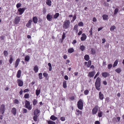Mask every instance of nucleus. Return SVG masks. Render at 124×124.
Segmentation results:
<instances>
[{
	"label": "nucleus",
	"mask_w": 124,
	"mask_h": 124,
	"mask_svg": "<svg viewBox=\"0 0 124 124\" xmlns=\"http://www.w3.org/2000/svg\"><path fill=\"white\" fill-rule=\"evenodd\" d=\"M13 102L18 104L19 103V101L16 99H15L13 101Z\"/></svg>",
	"instance_id": "e433bc0d"
},
{
	"label": "nucleus",
	"mask_w": 124,
	"mask_h": 124,
	"mask_svg": "<svg viewBox=\"0 0 124 124\" xmlns=\"http://www.w3.org/2000/svg\"><path fill=\"white\" fill-rule=\"evenodd\" d=\"M25 107L29 110H30L31 109L32 106L30 105V103L29 101L26 100L25 102Z\"/></svg>",
	"instance_id": "20e7f679"
},
{
	"label": "nucleus",
	"mask_w": 124,
	"mask_h": 124,
	"mask_svg": "<svg viewBox=\"0 0 124 124\" xmlns=\"http://www.w3.org/2000/svg\"><path fill=\"white\" fill-rule=\"evenodd\" d=\"M89 32L90 34V35H92L93 34V32H92V28H91V29L90 30Z\"/></svg>",
	"instance_id": "6e6d98bb"
},
{
	"label": "nucleus",
	"mask_w": 124,
	"mask_h": 124,
	"mask_svg": "<svg viewBox=\"0 0 124 124\" xmlns=\"http://www.w3.org/2000/svg\"><path fill=\"white\" fill-rule=\"evenodd\" d=\"M103 4L104 6H108L109 5V4L106 2H104Z\"/></svg>",
	"instance_id": "4d7b16f0"
},
{
	"label": "nucleus",
	"mask_w": 124,
	"mask_h": 124,
	"mask_svg": "<svg viewBox=\"0 0 124 124\" xmlns=\"http://www.w3.org/2000/svg\"><path fill=\"white\" fill-rule=\"evenodd\" d=\"M17 81L19 86H22L23 85V82L21 79H18L17 80Z\"/></svg>",
	"instance_id": "1a4fd4ad"
},
{
	"label": "nucleus",
	"mask_w": 124,
	"mask_h": 124,
	"mask_svg": "<svg viewBox=\"0 0 124 124\" xmlns=\"http://www.w3.org/2000/svg\"><path fill=\"white\" fill-rule=\"evenodd\" d=\"M29 90L28 89H26L24 90L23 91V92L24 93H26L27 92L29 91Z\"/></svg>",
	"instance_id": "69168bd1"
},
{
	"label": "nucleus",
	"mask_w": 124,
	"mask_h": 124,
	"mask_svg": "<svg viewBox=\"0 0 124 124\" xmlns=\"http://www.w3.org/2000/svg\"><path fill=\"white\" fill-rule=\"evenodd\" d=\"M70 24V21L69 20H66L64 22L63 24V27L66 29L69 27Z\"/></svg>",
	"instance_id": "f03ea898"
},
{
	"label": "nucleus",
	"mask_w": 124,
	"mask_h": 124,
	"mask_svg": "<svg viewBox=\"0 0 124 124\" xmlns=\"http://www.w3.org/2000/svg\"><path fill=\"white\" fill-rule=\"evenodd\" d=\"M82 35V36L81 37V40L82 41H83L86 39V36L85 33H83Z\"/></svg>",
	"instance_id": "f8f14e48"
},
{
	"label": "nucleus",
	"mask_w": 124,
	"mask_h": 124,
	"mask_svg": "<svg viewBox=\"0 0 124 124\" xmlns=\"http://www.w3.org/2000/svg\"><path fill=\"white\" fill-rule=\"evenodd\" d=\"M37 102V101L36 99H34L33 101V104L34 105H35Z\"/></svg>",
	"instance_id": "de8ad7c7"
},
{
	"label": "nucleus",
	"mask_w": 124,
	"mask_h": 124,
	"mask_svg": "<svg viewBox=\"0 0 124 124\" xmlns=\"http://www.w3.org/2000/svg\"><path fill=\"white\" fill-rule=\"evenodd\" d=\"M89 92V91L88 90H86L84 91V94L85 95H87L88 94Z\"/></svg>",
	"instance_id": "8fccbe9b"
},
{
	"label": "nucleus",
	"mask_w": 124,
	"mask_h": 124,
	"mask_svg": "<svg viewBox=\"0 0 124 124\" xmlns=\"http://www.w3.org/2000/svg\"><path fill=\"white\" fill-rule=\"evenodd\" d=\"M82 33V30L80 31L78 34V35H80Z\"/></svg>",
	"instance_id": "0e129e2a"
},
{
	"label": "nucleus",
	"mask_w": 124,
	"mask_h": 124,
	"mask_svg": "<svg viewBox=\"0 0 124 124\" xmlns=\"http://www.w3.org/2000/svg\"><path fill=\"white\" fill-rule=\"evenodd\" d=\"M103 114V113L102 112H99L98 113V116L100 117H102V114Z\"/></svg>",
	"instance_id": "a18cd8bd"
},
{
	"label": "nucleus",
	"mask_w": 124,
	"mask_h": 124,
	"mask_svg": "<svg viewBox=\"0 0 124 124\" xmlns=\"http://www.w3.org/2000/svg\"><path fill=\"white\" fill-rule=\"evenodd\" d=\"M40 111L38 109H37L35 110L34 112V114H35L38 115V114L39 113Z\"/></svg>",
	"instance_id": "b1692460"
},
{
	"label": "nucleus",
	"mask_w": 124,
	"mask_h": 124,
	"mask_svg": "<svg viewBox=\"0 0 124 124\" xmlns=\"http://www.w3.org/2000/svg\"><path fill=\"white\" fill-rule=\"evenodd\" d=\"M84 59L86 61H88L89 59V56L87 54H86L84 56Z\"/></svg>",
	"instance_id": "cd10ccee"
},
{
	"label": "nucleus",
	"mask_w": 124,
	"mask_h": 124,
	"mask_svg": "<svg viewBox=\"0 0 124 124\" xmlns=\"http://www.w3.org/2000/svg\"><path fill=\"white\" fill-rule=\"evenodd\" d=\"M30 59V57L29 55H27L25 57V61H28Z\"/></svg>",
	"instance_id": "473e14b6"
},
{
	"label": "nucleus",
	"mask_w": 124,
	"mask_h": 124,
	"mask_svg": "<svg viewBox=\"0 0 124 124\" xmlns=\"http://www.w3.org/2000/svg\"><path fill=\"white\" fill-rule=\"evenodd\" d=\"M78 25H76L74 26V30H76L77 31V32L78 31Z\"/></svg>",
	"instance_id": "79ce46f5"
},
{
	"label": "nucleus",
	"mask_w": 124,
	"mask_h": 124,
	"mask_svg": "<svg viewBox=\"0 0 124 124\" xmlns=\"http://www.w3.org/2000/svg\"><path fill=\"white\" fill-rule=\"evenodd\" d=\"M10 59L9 60V61L10 63L11 64L12 63L14 59L12 56L11 55H10Z\"/></svg>",
	"instance_id": "c756f323"
},
{
	"label": "nucleus",
	"mask_w": 124,
	"mask_h": 124,
	"mask_svg": "<svg viewBox=\"0 0 124 124\" xmlns=\"http://www.w3.org/2000/svg\"><path fill=\"white\" fill-rule=\"evenodd\" d=\"M91 64V62L90 60L88 62V64L87 65L88 67H89Z\"/></svg>",
	"instance_id": "ea45409f"
},
{
	"label": "nucleus",
	"mask_w": 124,
	"mask_h": 124,
	"mask_svg": "<svg viewBox=\"0 0 124 124\" xmlns=\"http://www.w3.org/2000/svg\"><path fill=\"white\" fill-rule=\"evenodd\" d=\"M91 51L92 54H94L95 53V51L94 49H92L91 50Z\"/></svg>",
	"instance_id": "09e8293b"
},
{
	"label": "nucleus",
	"mask_w": 124,
	"mask_h": 124,
	"mask_svg": "<svg viewBox=\"0 0 124 124\" xmlns=\"http://www.w3.org/2000/svg\"><path fill=\"white\" fill-rule=\"evenodd\" d=\"M46 4L49 6H51V1L50 0H46Z\"/></svg>",
	"instance_id": "aec40b11"
},
{
	"label": "nucleus",
	"mask_w": 124,
	"mask_h": 124,
	"mask_svg": "<svg viewBox=\"0 0 124 124\" xmlns=\"http://www.w3.org/2000/svg\"><path fill=\"white\" fill-rule=\"evenodd\" d=\"M21 70H19L17 72V77L18 78H20L21 77Z\"/></svg>",
	"instance_id": "412c9836"
},
{
	"label": "nucleus",
	"mask_w": 124,
	"mask_h": 124,
	"mask_svg": "<svg viewBox=\"0 0 124 124\" xmlns=\"http://www.w3.org/2000/svg\"><path fill=\"white\" fill-rule=\"evenodd\" d=\"M118 61L117 60H116L114 62V64L113 65V67H115L116 66H117V65L118 63Z\"/></svg>",
	"instance_id": "c85d7f7f"
},
{
	"label": "nucleus",
	"mask_w": 124,
	"mask_h": 124,
	"mask_svg": "<svg viewBox=\"0 0 124 124\" xmlns=\"http://www.w3.org/2000/svg\"><path fill=\"white\" fill-rule=\"evenodd\" d=\"M47 19L49 21H51L52 20L53 16L49 14L47 15L46 17Z\"/></svg>",
	"instance_id": "9d476101"
},
{
	"label": "nucleus",
	"mask_w": 124,
	"mask_h": 124,
	"mask_svg": "<svg viewBox=\"0 0 124 124\" xmlns=\"http://www.w3.org/2000/svg\"><path fill=\"white\" fill-rule=\"evenodd\" d=\"M38 68L37 65L35 66L34 68V70L35 72H37L38 70Z\"/></svg>",
	"instance_id": "bb28decb"
},
{
	"label": "nucleus",
	"mask_w": 124,
	"mask_h": 124,
	"mask_svg": "<svg viewBox=\"0 0 124 124\" xmlns=\"http://www.w3.org/2000/svg\"><path fill=\"white\" fill-rule=\"evenodd\" d=\"M74 51V49L73 48H70L68 49V52L69 53H73Z\"/></svg>",
	"instance_id": "393cba45"
},
{
	"label": "nucleus",
	"mask_w": 124,
	"mask_h": 124,
	"mask_svg": "<svg viewBox=\"0 0 124 124\" xmlns=\"http://www.w3.org/2000/svg\"><path fill=\"white\" fill-rule=\"evenodd\" d=\"M99 98L101 100H102L104 98V95L101 92H99Z\"/></svg>",
	"instance_id": "2eb2a0df"
},
{
	"label": "nucleus",
	"mask_w": 124,
	"mask_h": 124,
	"mask_svg": "<svg viewBox=\"0 0 124 124\" xmlns=\"http://www.w3.org/2000/svg\"><path fill=\"white\" fill-rule=\"evenodd\" d=\"M32 22V20L31 19L29 20L28 21V23L26 24V26L28 28H30L31 23Z\"/></svg>",
	"instance_id": "ddd939ff"
},
{
	"label": "nucleus",
	"mask_w": 124,
	"mask_h": 124,
	"mask_svg": "<svg viewBox=\"0 0 124 124\" xmlns=\"http://www.w3.org/2000/svg\"><path fill=\"white\" fill-rule=\"evenodd\" d=\"M39 78L40 79H41L42 78V74L41 73H40L39 74Z\"/></svg>",
	"instance_id": "3c124183"
},
{
	"label": "nucleus",
	"mask_w": 124,
	"mask_h": 124,
	"mask_svg": "<svg viewBox=\"0 0 124 124\" xmlns=\"http://www.w3.org/2000/svg\"><path fill=\"white\" fill-rule=\"evenodd\" d=\"M43 75L45 77H47V74L46 73H43Z\"/></svg>",
	"instance_id": "e2e57ef3"
},
{
	"label": "nucleus",
	"mask_w": 124,
	"mask_h": 124,
	"mask_svg": "<svg viewBox=\"0 0 124 124\" xmlns=\"http://www.w3.org/2000/svg\"><path fill=\"white\" fill-rule=\"evenodd\" d=\"M65 34L64 33H63L62 37V39H64L65 37Z\"/></svg>",
	"instance_id": "680f3d73"
},
{
	"label": "nucleus",
	"mask_w": 124,
	"mask_h": 124,
	"mask_svg": "<svg viewBox=\"0 0 124 124\" xmlns=\"http://www.w3.org/2000/svg\"><path fill=\"white\" fill-rule=\"evenodd\" d=\"M77 112L76 113V114L78 115V116L79 114L80 115H82V112L81 111H80L79 109H77L76 110Z\"/></svg>",
	"instance_id": "dca6fc26"
},
{
	"label": "nucleus",
	"mask_w": 124,
	"mask_h": 124,
	"mask_svg": "<svg viewBox=\"0 0 124 124\" xmlns=\"http://www.w3.org/2000/svg\"><path fill=\"white\" fill-rule=\"evenodd\" d=\"M77 106L78 108L80 110H82L83 109V101L81 99H79L78 102Z\"/></svg>",
	"instance_id": "7ed1b4c3"
},
{
	"label": "nucleus",
	"mask_w": 124,
	"mask_h": 124,
	"mask_svg": "<svg viewBox=\"0 0 124 124\" xmlns=\"http://www.w3.org/2000/svg\"><path fill=\"white\" fill-rule=\"evenodd\" d=\"M78 25L80 26H83L84 25V24L82 22H80L78 23Z\"/></svg>",
	"instance_id": "37998d69"
},
{
	"label": "nucleus",
	"mask_w": 124,
	"mask_h": 124,
	"mask_svg": "<svg viewBox=\"0 0 124 124\" xmlns=\"http://www.w3.org/2000/svg\"><path fill=\"white\" fill-rule=\"evenodd\" d=\"M101 80L100 78L98 77L95 84L96 89L98 91H100V89Z\"/></svg>",
	"instance_id": "f257e3e1"
},
{
	"label": "nucleus",
	"mask_w": 124,
	"mask_h": 124,
	"mask_svg": "<svg viewBox=\"0 0 124 124\" xmlns=\"http://www.w3.org/2000/svg\"><path fill=\"white\" fill-rule=\"evenodd\" d=\"M20 17L17 16L15 18L14 23L15 24H18L20 22Z\"/></svg>",
	"instance_id": "423d86ee"
},
{
	"label": "nucleus",
	"mask_w": 124,
	"mask_h": 124,
	"mask_svg": "<svg viewBox=\"0 0 124 124\" xmlns=\"http://www.w3.org/2000/svg\"><path fill=\"white\" fill-rule=\"evenodd\" d=\"M48 124H56L54 122L51 120H49L47 121Z\"/></svg>",
	"instance_id": "f704fd0d"
},
{
	"label": "nucleus",
	"mask_w": 124,
	"mask_h": 124,
	"mask_svg": "<svg viewBox=\"0 0 124 124\" xmlns=\"http://www.w3.org/2000/svg\"><path fill=\"white\" fill-rule=\"evenodd\" d=\"M23 113H26L27 112V110L24 108L23 109Z\"/></svg>",
	"instance_id": "5fc2aeb1"
},
{
	"label": "nucleus",
	"mask_w": 124,
	"mask_h": 124,
	"mask_svg": "<svg viewBox=\"0 0 124 124\" xmlns=\"http://www.w3.org/2000/svg\"><path fill=\"white\" fill-rule=\"evenodd\" d=\"M29 97V94H25L24 95V97L25 98H28Z\"/></svg>",
	"instance_id": "603ef678"
},
{
	"label": "nucleus",
	"mask_w": 124,
	"mask_h": 124,
	"mask_svg": "<svg viewBox=\"0 0 124 124\" xmlns=\"http://www.w3.org/2000/svg\"><path fill=\"white\" fill-rule=\"evenodd\" d=\"M95 72L94 71H93L89 72L88 76L89 77H93L95 74Z\"/></svg>",
	"instance_id": "9b49d317"
},
{
	"label": "nucleus",
	"mask_w": 124,
	"mask_h": 124,
	"mask_svg": "<svg viewBox=\"0 0 124 124\" xmlns=\"http://www.w3.org/2000/svg\"><path fill=\"white\" fill-rule=\"evenodd\" d=\"M64 79L66 80H68V78L67 76L66 75L64 77Z\"/></svg>",
	"instance_id": "774afa93"
},
{
	"label": "nucleus",
	"mask_w": 124,
	"mask_h": 124,
	"mask_svg": "<svg viewBox=\"0 0 124 124\" xmlns=\"http://www.w3.org/2000/svg\"><path fill=\"white\" fill-rule=\"evenodd\" d=\"M76 18V15L75 14L73 17V19L72 21H71V22H73L75 20Z\"/></svg>",
	"instance_id": "c03bdc74"
},
{
	"label": "nucleus",
	"mask_w": 124,
	"mask_h": 124,
	"mask_svg": "<svg viewBox=\"0 0 124 124\" xmlns=\"http://www.w3.org/2000/svg\"><path fill=\"white\" fill-rule=\"evenodd\" d=\"M20 61V60L19 58H18L16 60V61L15 63V67L16 68H17L19 64V63Z\"/></svg>",
	"instance_id": "4468645a"
},
{
	"label": "nucleus",
	"mask_w": 124,
	"mask_h": 124,
	"mask_svg": "<svg viewBox=\"0 0 124 124\" xmlns=\"http://www.w3.org/2000/svg\"><path fill=\"white\" fill-rule=\"evenodd\" d=\"M26 9V8H19L18 10V11L19 12V14L20 15H22V13L24 12V11Z\"/></svg>",
	"instance_id": "6e6552de"
},
{
	"label": "nucleus",
	"mask_w": 124,
	"mask_h": 124,
	"mask_svg": "<svg viewBox=\"0 0 124 124\" xmlns=\"http://www.w3.org/2000/svg\"><path fill=\"white\" fill-rule=\"evenodd\" d=\"M34 116L33 117V119L35 121H37V118L38 116V115H37L35 114H34Z\"/></svg>",
	"instance_id": "4be33fe9"
},
{
	"label": "nucleus",
	"mask_w": 124,
	"mask_h": 124,
	"mask_svg": "<svg viewBox=\"0 0 124 124\" xmlns=\"http://www.w3.org/2000/svg\"><path fill=\"white\" fill-rule=\"evenodd\" d=\"M99 74L100 73L99 72H98L97 73V74H96V75L94 76V79H95L97 77V76L99 75Z\"/></svg>",
	"instance_id": "052dcab7"
},
{
	"label": "nucleus",
	"mask_w": 124,
	"mask_h": 124,
	"mask_svg": "<svg viewBox=\"0 0 124 124\" xmlns=\"http://www.w3.org/2000/svg\"><path fill=\"white\" fill-rule=\"evenodd\" d=\"M32 20L33 22L34 23H37L38 19L37 18V17L35 16L33 17V18Z\"/></svg>",
	"instance_id": "6ab92c4d"
},
{
	"label": "nucleus",
	"mask_w": 124,
	"mask_h": 124,
	"mask_svg": "<svg viewBox=\"0 0 124 124\" xmlns=\"http://www.w3.org/2000/svg\"><path fill=\"white\" fill-rule=\"evenodd\" d=\"M102 75L103 77L106 78L109 75V74L107 72H104L102 73Z\"/></svg>",
	"instance_id": "a211bd4d"
},
{
	"label": "nucleus",
	"mask_w": 124,
	"mask_h": 124,
	"mask_svg": "<svg viewBox=\"0 0 124 124\" xmlns=\"http://www.w3.org/2000/svg\"><path fill=\"white\" fill-rule=\"evenodd\" d=\"M98 109V106H96L92 110V113L93 114H96L97 113Z\"/></svg>",
	"instance_id": "0eeeda50"
},
{
	"label": "nucleus",
	"mask_w": 124,
	"mask_h": 124,
	"mask_svg": "<svg viewBox=\"0 0 124 124\" xmlns=\"http://www.w3.org/2000/svg\"><path fill=\"white\" fill-rule=\"evenodd\" d=\"M16 109L15 108H12L11 112L12 113L15 115L16 113Z\"/></svg>",
	"instance_id": "f3484780"
},
{
	"label": "nucleus",
	"mask_w": 124,
	"mask_h": 124,
	"mask_svg": "<svg viewBox=\"0 0 124 124\" xmlns=\"http://www.w3.org/2000/svg\"><path fill=\"white\" fill-rule=\"evenodd\" d=\"M21 4L20 3H18L16 5V7L18 8H19L21 6Z\"/></svg>",
	"instance_id": "864d4df0"
},
{
	"label": "nucleus",
	"mask_w": 124,
	"mask_h": 124,
	"mask_svg": "<svg viewBox=\"0 0 124 124\" xmlns=\"http://www.w3.org/2000/svg\"><path fill=\"white\" fill-rule=\"evenodd\" d=\"M115 71L118 73H120L121 71V70L120 68H118L115 70Z\"/></svg>",
	"instance_id": "2f4dec72"
},
{
	"label": "nucleus",
	"mask_w": 124,
	"mask_h": 124,
	"mask_svg": "<svg viewBox=\"0 0 124 124\" xmlns=\"http://www.w3.org/2000/svg\"><path fill=\"white\" fill-rule=\"evenodd\" d=\"M5 105L2 104L0 106V112L2 114H3L5 111Z\"/></svg>",
	"instance_id": "39448f33"
},
{
	"label": "nucleus",
	"mask_w": 124,
	"mask_h": 124,
	"mask_svg": "<svg viewBox=\"0 0 124 124\" xmlns=\"http://www.w3.org/2000/svg\"><path fill=\"white\" fill-rule=\"evenodd\" d=\"M85 47L84 46L82 45L80 46V49L82 51H84L85 49Z\"/></svg>",
	"instance_id": "7c9ffc66"
},
{
	"label": "nucleus",
	"mask_w": 124,
	"mask_h": 124,
	"mask_svg": "<svg viewBox=\"0 0 124 124\" xmlns=\"http://www.w3.org/2000/svg\"><path fill=\"white\" fill-rule=\"evenodd\" d=\"M104 20H106L108 19V16L107 15L104 14L102 16Z\"/></svg>",
	"instance_id": "a878e982"
},
{
	"label": "nucleus",
	"mask_w": 124,
	"mask_h": 124,
	"mask_svg": "<svg viewBox=\"0 0 124 124\" xmlns=\"http://www.w3.org/2000/svg\"><path fill=\"white\" fill-rule=\"evenodd\" d=\"M95 124H100V123L99 121H97L95 122Z\"/></svg>",
	"instance_id": "338daca9"
},
{
	"label": "nucleus",
	"mask_w": 124,
	"mask_h": 124,
	"mask_svg": "<svg viewBox=\"0 0 124 124\" xmlns=\"http://www.w3.org/2000/svg\"><path fill=\"white\" fill-rule=\"evenodd\" d=\"M116 28V27L115 26H112L110 28V30L111 31H113Z\"/></svg>",
	"instance_id": "4c0bfd02"
},
{
	"label": "nucleus",
	"mask_w": 124,
	"mask_h": 124,
	"mask_svg": "<svg viewBox=\"0 0 124 124\" xmlns=\"http://www.w3.org/2000/svg\"><path fill=\"white\" fill-rule=\"evenodd\" d=\"M60 120L62 121H64L65 120V118L64 117H61L60 118Z\"/></svg>",
	"instance_id": "13d9d810"
},
{
	"label": "nucleus",
	"mask_w": 124,
	"mask_h": 124,
	"mask_svg": "<svg viewBox=\"0 0 124 124\" xmlns=\"http://www.w3.org/2000/svg\"><path fill=\"white\" fill-rule=\"evenodd\" d=\"M5 56H7L8 54V53L7 51L6 50L4 51L3 52Z\"/></svg>",
	"instance_id": "49530a36"
},
{
	"label": "nucleus",
	"mask_w": 124,
	"mask_h": 124,
	"mask_svg": "<svg viewBox=\"0 0 124 124\" xmlns=\"http://www.w3.org/2000/svg\"><path fill=\"white\" fill-rule=\"evenodd\" d=\"M59 16V14L58 13H56L54 16V18H57Z\"/></svg>",
	"instance_id": "58836bf2"
},
{
	"label": "nucleus",
	"mask_w": 124,
	"mask_h": 124,
	"mask_svg": "<svg viewBox=\"0 0 124 124\" xmlns=\"http://www.w3.org/2000/svg\"><path fill=\"white\" fill-rule=\"evenodd\" d=\"M66 82V81L65 80L63 82V87L64 88H66L67 87Z\"/></svg>",
	"instance_id": "72a5a7b5"
},
{
	"label": "nucleus",
	"mask_w": 124,
	"mask_h": 124,
	"mask_svg": "<svg viewBox=\"0 0 124 124\" xmlns=\"http://www.w3.org/2000/svg\"><path fill=\"white\" fill-rule=\"evenodd\" d=\"M112 65L111 64H109L108 65V67L109 69H110L112 67Z\"/></svg>",
	"instance_id": "bf43d9fd"
},
{
	"label": "nucleus",
	"mask_w": 124,
	"mask_h": 124,
	"mask_svg": "<svg viewBox=\"0 0 124 124\" xmlns=\"http://www.w3.org/2000/svg\"><path fill=\"white\" fill-rule=\"evenodd\" d=\"M118 11V8H116L114 10V14L116 15V14Z\"/></svg>",
	"instance_id": "a19ab883"
},
{
	"label": "nucleus",
	"mask_w": 124,
	"mask_h": 124,
	"mask_svg": "<svg viewBox=\"0 0 124 124\" xmlns=\"http://www.w3.org/2000/svg\"><path fill=\"white\" fill-rule=\"evenodd\" d=\"M40 89H38L36 90V94L38 96L40 92Z\"/></svg>",
	"instance_id": "c9c22d12"
},
{
	"label": "nucleus",
	"mask_w": 124,
	"mask_h": 124,
	"mask_svg": "<svg viewBox=\"0 0 124 124\" xmlns=\"http://www.w3.org/2000/svg\"><path fill=\"white\" fill-rule=\"evenodd\" d=\"M50 119L53 121H55L57 119V118L54 115H52L50 117Z\"/></svg>",
	"instance_id": "5701e85b"
}]
</instances>
